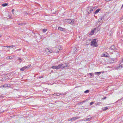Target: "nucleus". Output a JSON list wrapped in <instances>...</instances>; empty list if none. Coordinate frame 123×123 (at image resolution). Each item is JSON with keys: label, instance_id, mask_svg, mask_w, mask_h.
I'll list each match as a JSON object with an SVG mask.
<instances>
[{"label": "nucleus", "instance_id": "obj_20", "mask_svg": "<svg viewBox=\"0 0 123 123\" xmlns=\"http://www.w3.org/2000/svg\"><path fill=\"white\" fill-rule=\"evenodd\" d=\"M47 31V29H43V33Z\"/></svg>", "mask_w": 123, "mask_h": 123}, {"label": "nucleus", "instance_id": "obj_24", "mask_svg": "<svg viewBox=\"0 0 123 123\" xmlns=\"http://www.w3.org/2000/svg\"><path fill=\"white\" fill-rule=\"evenodd\" d=\"M92 118V117H90V118H87L86 119V121H89L91 120V119Z\"/></svg>", "mask_w": 123, "mask_h": 123}, {"label": "nucleus", "instance_id": "obj_21", "mask_svg": "<svg viewBox=\"0 0 123 123\" xmlns=\"http://www.w3.org/2000/svg\"><path fill=\"white\" fill-rule=\"evenodd\" d=\"M8 5L7 3H4L3 4H2V6H7Z\"/></svg>", "mask_w": 123, "mask_h": 123}, {"label": "nucleus", "instance_id": "obj_22", "mask_svg": "<svg viewBox=\"0 0 123 123\" xmlns=\"http://www.w3.org/2000/svg\"><path fill=\"white\" fill-rule=\"evenodd\" d=\"M102 103V102H98L97 103H96L95 104L96 105H100Z\"/></svg>", "mask_w": 123, "mask_h": 123}, {"label": "nucleus", "instance_id": "obj_25", "mask_svg": "<svg viewBox=\"0 0 123 123\" xmlns=\"http://www.w3.org/2000/svg\"><path fill=\"white\" fill-rule=\"evenodd\" d=\"M25 24L24 23H19L18 24V25H24Z\"/></svg>", "mask_w": 123, "mask_h": 123}, {"label": "nucleus", "instance_id": "obj_35", "mask_svg": "<svg viewBox=\"0 0 123 123\" xmlns=\"http://www.w3.org/2000/svg\"><path fill=\"white\" fill-rule=\"evenodd\" d=\"M106 98V97H104V98H103L102 99L104 100V99H105Z\"/></svg>", "mask_w": 123, "mask_h": 123}, {"label": "nucleus", "instance_id": "obj_6", "mask_svg": "<svg viewBox=\"0 0 123 123\" xmlns=\"http://www.w3.org/2000/svg\"><path fill=\"white\" fill-rule=\"evenodd\" d=\"M110 49L111 50H115L116 49V48L114 46L112 45L110 47Z\"/></svg>", "mask_w": 123, "mask_h": 123}, {"label": "nucleus", "instance_id": "obj_9", "mask_svg": "<svg viewBox=\"0 0 123 123\" xmlns=\"http://www.w3.org/2000/svg\"><path fill=\"white\" fill-rule=\"evenodd\" d=\"M104 56L106 57H108L109 55L106 52H104Z\"/></svg>", "mask_w": 123, "mask_h": 123}, {"label": "nucleus", "instance_id": "obj_19", "mask_svg": "<svg viewBox=\"0 0 123 123\" xmlns=\"http://www.w3.org/2000/svg\"><path fill=\"white\" fill-rule=\"evenodd\" d=\"M123 67L121 65H119L118 66L117 68V69H119L120 68H122Z\"/></svg>", "mask_w": 123, "mask_h": 123}, {"label": "nucleus", "instance_id": "obj_15", "mask_svg": "<svg viewBox=\"0 0 123 123\" xmlns=\"http://www.w3.org/2000/svg\"><path fill=\"white\" fill-rule=\"evenodd\" d=\"M108 109L107 107H106L102 108V109L103 111H105L107 110Z\"/></svg>", "mask_w": 123, "mask_h": 123}, {"label": "nucleus", "instance_id": "obj_40", "mask_svg": "<svg viewBox=\"0 0 123 123\" xmlns=\"http://www.w3.org/2000/svg\"><path fill=\"white\" fill-rule=\"evenodd\" d=\"M104 18V16H103L102 17V18L101 19V20H102V19H103Z\"/></svg>", "mask_w": 123, "mask_h": 123}, {"label": "nucleus", "instance_id": "obj_36", "mask_svg": "<svg viewBox=\"0 0 123 123\" xmlns=\"http://www.w3.org/2000/svg\"><path fill=\"white\" fill-rule=\"evenodd\" d=\"M74 49H75V51L76 52V50L77 49H76L75 48V47H74Z\"/></svg>", "mask_w": 123, "mask_h": 123}, {"label": "nucleus", "instance_id": "obj_46", "mask_svg": "<svg viewBox=\"0 0 123 123\" xmlns=\"http://www.w3.org/2000/svg\"><path fill=\"white\" fill-rule=\"evenodd\" d=\"M1 37V36H0V37Z\"/></svg>", "mask_w": 123, "mask_h": 123}, {"label": "nucleus", "instance_id": "obj_5", "mask_svg": "<svg viewBox=\"0 0 123 123\" xmlns=\"http://www.w3.org/2000/svg\"><path fill=\"white\" fill-rule=\"evenodd\" d=\"M30 66L31 65H28L27 66H25L20 68V70L21 71H24L25 70V69L29 68L30 67Z\"/></svg>", "mask_w": 123, "mask_h": 123}, {"label": "nucleus", "instance_id": "obj_3", "mask_svg": "<svg viewBox=\"0 0 123 123\" xmlns=\"http://www.w3.org/2000/svg\"><path fill=\"white\" fill-rule=\"evenodd\" d=\"M67 21L71 25L73 24L74 23V20L73 19H68L67 20Z\"/></svg>", "mask_w": 123, "mask_h": 123}, {"label": "nucleus", "instance_id": "obj_32", "mask_svg": "<svg viewBox=\"0 0 123 123\" xmlns=\"http://www.w3.org/2000/svg\"><path fill=\"white\" fill-rule=\"evenodd\" d=\"M13 56H9V57H10V59H11L12 58H13Z\"/></svg>", "mask_w": 123, "mask_h": 123}, {"label": "nucleus", "instance_id": "obj_31", "mask_svg": "<svg viewBox=\"0 0 123 123\" xmlns=\"http://www.w3.org/2000/svg\"><path fill=\"white\" fill-rule=\"evenodd\" d=\"M62 95L61 94H59V93H56V95L57 96H59V95Z\"/></svg>", "mask_w": 123, "mask_h": 123}, {"label": "nucleus", "instance_id": "obj_27", "mask_svg": "<svg viewBox=\"0 0 123 123\" xmlns=\"http://www.w3.org/2000/svg\"><path fill=\"white\" fill-rule=\"evenodd\" d=\"M89 92V90H87L84 92V93H86L88 92Z\"/></svg>", "mask_w": 123, "mask_h": 123}, {"label": "nucleus", "instance_id": "obj_17", "mask_svg": "<svg viewBox=\"0 0 123 123\" xmlns=\"http://www.w3.org/2000/svg\"><path fill=\"white\" fill-rule=\"evenodd\" d=\"M101 74V72H95V74L97 75H98L99 74Z\"/></svg>", "mask_w": 123, "mask_h": 123}, {"label": "nucleus", "instance_id": "obj_42", "mask_svg": "<svg viewBox=\"0 0 123 123\" xmlns=\"http://www.w3.org/2000/svg\"><path fill=\"white\" fill-rule=\"evenodd\" d=\"M9 85V86H8V87H10V86H10V85L9 84V85Z\"/></svg>", "mask_w": 123, "mask_h": 123}, {"label": "nucleus", "instance_id": "obj_18", "mask_svg": "<svg viewBox=\"0 0 123 123\" xmlns=\"http://www.w3.org/2000/svg\"><path fill=\"white\" fill-rule=\"evenodd\" d=\"M15 45H12L11 46H6V47H11V48H12L13 47H15Z\"/></svg>", "mask_w": 123, "mask_h": 123}, {"label": "nucleus", "instance_id": "obj_1", "mask_svg": "<svg viewBox=\"0 0 123 123\" xmlns=\"http://www.w3.org/2000/svg\"><path fill=\"white\" fill-rule=\"evenodd\" d=\"M95 7H94L92 6H89L87 8V12L88 14H90L93 12L94 11L96 8H95Z\"/></svg>", "mask_w": 123, "mask_h": 123}, {"label": "nucleus", "instance_id": "obj_14", "mask_svg": "<svg viewBox=\"0 0 123 123\" xmlns=\"http://www.w3.org/2000/svg\"><path fill=\"white\" fill-rule=\"evenodd\" d=\"M100 9H98L96 10V11L94 13L95 14H96L98 13L100 11Z\"/></svg>", "mask_w": 123, "mask_h": 123}, {"label": "nucleus", "instance_id": "obj_12", "mask_svg": "<svg viewBox=\"0 0 123 123\" xmlns=\"http://www.w3.org/2000/svg\"><path fill=\"white\" fill-rule=\"evenodd\" d=\"M8 87V85L6 84H4V85H2L1 86V88L2 87Z\"/></svg>", "mask_w": 123, "mask_h": 123}, {"label": "nucleus", "instance_id": "obj_34", "mask_svg": "<svg viewBox=\"0 0 123 123\" xmlns=\"http://www.w3.org/2000/svg\"><path fill=\"white\" fill-rule=\"evenodd\" d=\"M90 75L91 76L92 75V73H89Z\"/></svg>", "mask_w": 123, "mask_h": 123}, {"label": "nucleus", "instance_id": "obj_7", "mask_svg": "<svg viewBox=\"0 0 123 123\" xmlns=\"http://www.w3.org/2000/svg\"><path fill=\"white\" fill-rule=\"evenodd\" d=\"M96 30V29L95 28L94 30H92L91 31V32H90V34L91 35H93L94 34L95 31Z\"/></svg>", "mask_w": 123, "mask_h": 123}, {"label": "nucleus", "instance_id": "obj_23", "mask_svg": "<svg viewBox=\"0 0 123 123\" xmlns=\"http://www.w3.org/2000/svg\"><path fill=\"white\" fill-rule=\"evenodd\" d=\"M7 18L11 19L13 18L12 17L9 15L8 16Z\"/></svg>", "mask_w": 123, "mask_h": 123}, {"label": "nucleus", "instance_id": "obj_44", "mask_svg": "<svg viewBox=\"0 0 123 123\" xmlns=\"http://www.w3.org/2000/svg\"><path fill=\"white\" fill-rule=\"evenodd\" d=\"M90 116H88L87 117H89Z\"/></svg>", "mask_w": 123, "mask_h": 123}, {"label": "nucleus", "instance_id": "obj_29", "mask_svg": "<svg viewBox=\"0 0 123 123\" xmlns=\"http://www.w3.org/2000/svg\"><path fill=\"white\" fill-rule=\"evenodd\" d=\"M53 51L51 49H50L49 50V53H52V52H53Z\"/></svg>", "mask_w": 123, "mask_h": 123}, {"label": "nucleus", "instance_id": "obj_39", "mask_svg": "<svg viewBox=\"0 0 123 123\" xmlns=\"http://www.w3.org/2000/svg\"><path fill=\"white\" fill-rule=\"evenodd\" d=\"M53 95H56V93H54V94H53Z\"/></svg>", "mask_w": 123, "mask_h": 123}, {"label": "nucleus", "instance_id": "obj_26", "mask_svg": "<svg viewBox=\"0 0 123 123\" xmlns=\"http://www.w3.org/2000/svg\"><path fill=\"white\" fill-rule=\"evenodd\" d=\"M18 61L19 62H21L22 60V59L21 58H18Z\"/></svg>", "mask_w": 123, "mask_h": 123}, {"label": "nucleus", "instance_id": "obj_41", "mask_svg": "<svg viewBox=\"0 0 123 123\" xmlns=\"http://www.w3.org/2000/svg\"><path fill=\"white\" fill-rule=\"evenodd\" d=\"M123 62V58L122 60V61H121L122 62Z\"/></svg>", "mask_w": 123, "mask_h": 123}, {"label": "nucleus", "instance_id": "obj_8", "mask_svg": "<svg viewBox=\"0 0 123 123\" xmlns=\"http://www.w3.org/2000/svg\"><path fill=\"white\" fill-rule=\"evenodd\" d=\"M58 30L61 31H65V29L61 27H58Z\"/></svg>", "mask_w": 123, "mask_h": 123}, {"label": "nucleus", "instance_id": "obj_38", "mask_svg": "<svg viewBox=\"0 0 123 123\" xmlns=\"http://www.w3.org/2000/svg\"><path fill=\"white\" fill-rule=\"evenodd\" d=\"M43 76H40L39 77V78H43Z\"/></svg>", "mask_w": 123, "mask_h": 123}, {"label": "nucleus", "instance_id": "obj_16", "mask_svg": "<svg viewBox=\"0 0 123 123\" xmlns=\"http://www.w3.org/2000/svg\"><path fill=\"white\" fill-rule=\"evenodd\" d=\"M62 65L61 66V68H62V69H63V68H64L65 67H66L67 66V65H64V64H62Z\"/></svg>", "mask_w": 123, "mask_h": 123}, {"label": "nucleus", "instance_id": "obj_2", "mask_svg": "<svg viewBox=\"0 0 123 123\" xmlns=\"http://www.w3.org/2000/svg\"><path fill=\"white\" fill-rule=\"evenodd\" d=\"M96 40L95 39H93L91 42V46H93L94 47H97L98 46L97 43L96 42Z\"/></svg>", "mask_w": 123, "mask_h": 123}, {"label": "nucleus", "instance_id": "obj_43", "mask_svg": "<svg viewBox=\"0 0 123 123\" xmlns=\"http://www.w3.org/2000/svg\"><path fill=\"white\" fill-rule=\"evenodd\" d=\"M106 1H108L109 0H105Z\"/></svg>", "mask_w": 123, "mask_h": 123}, {"label": "nucleus", "instance_id": "obj_4", "mask_svg": "<svg viewBox=\"0 0 123 123\" xmlns=\"http://www.w3.org/2000/svg\"><path fill=\"white\" fill-rule=\"evenodd\" d=\"M80 118L78 117H74L72 118H70L68 119V120L69 121H73L75 120L76 119Z\"/></svg>", "mask_w": 123, "mask_h": 123}, {"label": "nucleus", "instance_id": "obj_33", "mask_svg": "<svg viewBox=\"0 0 123 123\" xmlns=\"http://www.w3.org/2000/svg\"><path fill=\"white\" fill-rule=\"evenodd\" d=\"M6 59H10V57H9V56H8L7 57H6Z\"/></svg>", "mask_w": 123, "mask_h": 123}, {"label": "nucleus", "instance_id": "obj_37", "mask_svg": "<svg viewBox=\"0 0 123 123\" xmlns=\"http://www.w3.org/2000/svg\"><path fill=\"white\" fill-rule=\"evenodd\" d=\"M14 9H13L12 10V12L13 13V12L14 11Z\"/></svg>", "mask_w": 123, "mask_h": 123}, {"label": "nucleus", "instance_id": "obj_28", "mask_svg": "<svg viewBox=\"0 0 123 123\" xmlns=\"http://www.w3.org/2000/svg\"><path fill=\"white\" fill-rule=\"evenodd\" d=\"M93 104H94V102H92L90 103V104L91 105H92Z\"/></svg>", "mask_w": 123, "mask_h": 123}, {"label": "nucleus", "instance_id": "obj_11", "mask_svg": "<svg viewBox=\"0 0 123 123\" xmlns=\"http://www.w3.org/2000/svg\"><path fill=\"white\" fill-rule=\"evenodd\" d=\"M51 68L54 69H57V66H53L51 67Z\"/></svg>", "mask_w": 123, "mask_h": 123}, {"label": "nucleus", "instance_id": "obj_10", "mask_svg": "<svg viewBox=\"0 0 123 123\" xmlns=\"http://www.w3.org/2000/svg\"><path fill=\"white\" fill-rule=\"evenodd\" d=\"M49 49L48 48L46 49H45V53L49 54Z\"/></svg>", "mask_w": 123, "mask_h": 123}, {"label": "nucleus", "instance_id": "obj_45", "mask_svg": "<svg viewBox=\"0 0 123 123\" xmlns=\"http://www.w3.org/2000/svg\"><path fill=\"white\" fill-rule=\"evenodd\" d=\"M20 50V49H19V50Z\"/></svg>", "mask_w": 123, "mask_h": 123}, {"label": "nucleus", "instance_id": "obj_13", "mask_svg": "<svg viewBox=\"0 0 123 123\" xmlns=\"http://www.w3.org/2000/svg\"><path fill=\"white\" fill-rule=\"evenodd\" d=\"M62 65V64H60L58 65L57 66V69H59L61 68Z\"/></svg>", "mask_w": 123, "mask_h": 123}, {"label": "nucleus", "instance_id": "obj_30", "mask_svg": "<svg viewBox=\"0 0 123 123\" xmlns=\"http://www.w3.org/2000/svg\"><path fill=\"white\" fill-rule=\"evenodd\" d=\"M64 64V65H67V66H66V67L68 66V64L67 63L66 64Z\"/></svg>", "mask_w": 123, "mask_h": 123}]
</instances>
